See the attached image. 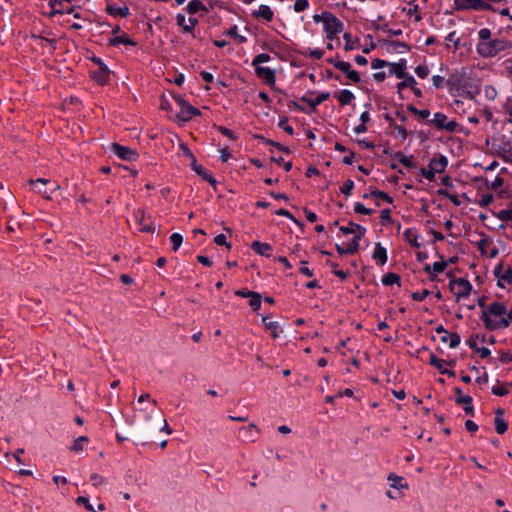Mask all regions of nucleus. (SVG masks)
I'll list each match as a JSON object with an SVG mask.
<instances>
[{"mask_svg":"<svg viewBox=\"0 0 512 512\" xmlns=\"http://www.w3.org/2000/svg\"><path fill=\"white\" fill-rule=\"evenodd\" d=\"M512 48V43L504 38H493L489 28H482L478 32L476 52L483 58H493L500 52Z\"/></svg>","mask_w":512,"mask_h":512,"instance_id":"obj_1","label":"nucleus"},{"mask_svg":"<svg viewBox=\"0 0 512 512\" xmlns=\"http://www.w3.org/2000/svg\"><path fill=\"white\" fill-rule=\"evenodd\" d=\"M483 320L490 330L506 328L512 322V308L508 309L502 302H493L484 309Z\"/></svg>","mask_w":512,"mask_h":512,"instance_id":"obj_2","label":"nucleus"},{"mask_svg":"<svg viewBox=\"0 0 512 512\" xmlns=\"http://www.w3.org/2000/svg\"><path fill=\"white\" fill-rule=\"evenodd\" d=\"M313 20L316 23L323 24V30L329 40H332L337 34L344 29L343 23L330 12L314 15Z\"/></svg>","mask_w":512,"mask_h":512,"instance_id":"obj_3","label":"nucleus"},{"mask_svg":"<svg viewBox=\"0 0 512 512\" xmlns=\"http://www.w3.org/2000/svg\"><path fill=\"white\" fill-rule=\"evenodd\" d=\"M448 166V158L445 155H438L433 157L427 168H421V175L432 182L435 180V175L443 173Z\"/></svg>","mask_w":512,"mask_h":512,"instance_id":"obj_4","label":"nucleus"},{"mask_svg":"<svg viewBox=\"0 0 512 512\" xmlns=\"http://www.w3.org/2000/svg\"><path fill=\"white\" fill-rule=\"evenodd\" d=\"M449 288L456 298V301L467 298L472 291L471 283L465 278H455L449 283Z\"/></svg>","mask_w":512,"mask_h":512,"instance_id":"obj_5","label":"nucleus"},{"mask_svg":"<svg viewBox=\"0 0 512 512\" xmlns=\"http://www.w3.org/2000/svg\"><path fill=\"white\" fill-rule=\"evenodd\" d=\"M173 98L179 106V112L176 114V118L179 122H187L191 120L193 116L200 113L198 109L187 103L181 96H173Z\"/></svg>","mask_w":512,"mask_h":512,"instance_id":"obj_6","label":"nucleus"},{"mask_svg":"<svg viewBox=\"0 0 512 512\" xmlns=\"http://www.w3.org/2000/svg\"><path fill=\"white\" fill-rule=\"evenodd\" d=\"M494 337L490 334H474L469 337L467 344L474 352H491L486 343H493Z\"/></svg>","mask_w":512,"mask_h":512,"instance_id":"obj_7","label":"nucleus"},{"mask_svg":"<svg viewBox=\"0 0 512 512\" xmlns=\"http://www.w3.org/2000/svg\"><path fill=\"white\" fill-rule=\"evenodd\" d=\"M430 122L437 129H443L448 132H455L458 127V123L455 120H448L447 116L440 112L435 113Z\"/></svg>","mask_w":512,"mask_h":512,"instance_id":"obj_8","label":"nucleus"},{"mask_svg":"<svg viewBox=\"0 0 512 512\" xmlns=\"http://www.w3.org/2000/svg\"><path fill=\"white\" fill-rule=\"evenodd\" d=\"M429 363L434 366L441 374H445L451 377L455 376V372L453 370L447 369L445 366H455L456 361L455 360H443L436 356V354H430Z\"/></svg>","mask_w":512,"mask_h":512,"instance_id":"obj_9","label":"nucleus"},{"mask_svg":"<svg viewBox=\"0 0 512 512\" xmlns=\"http://www.w3.org/2000/svg\"><path fill=\"white\" fill-rule=\"evenodd\" d=\"M494 275L497 278V284L501 288L512 285V270L504 268L502 264H498L494 268Z\"/></svg>","mask_w":512,"mask_h":512,"instance_id":"obj_10","label":"nucleus"},{"mask_svg":"<svg viewBox=\"0 0 512 512\" xmlns=\"http://www.w3.org/2000/svg\"><path fill=\"white\" fill-rule=\"evenodd\" d=\"M436 339L447 344V347L450 349L456 348L460 343V337L457 334L449 333L442 327L436 330Z\"/></svg>","mask_w":512,"mask_h":512,"instance_id":"obj_11","label":"nucleus"},{"mask_svg":"<svg viewBox=\"0 0 512 512\" xmlns=\"http://www.w3.org/2000/svg\"><path fill=\"white\" fill-rule=\"evenodd\" d=\"M478 248L482 255L491 259L495 258L499 253V250L494 245L493 240L488 236L481 238V240L478 242Z\"/></svg>","mask_w":512,"mask_h":512,"instance_id":"obj_12","label":"nucleus"},{"mask_svg":"<svg viewBox=\"0 0 512 512\" xmlns=\"http://www.w3.org/2000/svg\"><path fill=\"white\" fill-rule=\"evenodd\" d=\"M456 394L455 402L459 405H464V411L467 415L474 416V407L472 405L473 399L470 395H463L462 389L456 387L454 389Z\"/></svg>","mask_w":512,"mask_h":512,"instance_id":"obj_13","label":"nucleus"},{"mask_svg":"<svg viewBox=\"0 0 512 512\" xmlns=\"http://www.w3.org/2000/svg\"><path fill=\"white\" fill-rule=\"evenodd\" d=\"M111 150L120 159L125 160V161L132 162L138 158L137 152L132 150L129 147H126V146H121L119 144H112Z\"/></svg>","mask_w":512,"mask_h":512,"instance_id":"obj_14","label":"nucleus"},{"mask_svg":"<svg viewBox=\"0 0 512 512\" xmlns=\"http://www.w3.org/2000/svg\"><path fill=\"white\" fill-rule=\"evenodd\" d=\"M335 68L344 72L347 77L354 83L360 82L361 78L357 71L351 69V64L349 62H336Z\"/></svg>","mask_w":512,"mask_h":512,"instance_id":"obj_15","label":"nucleus"},{"mask_svg":"<svg viewBox=\"0 0 512 512\" xmlns=\"http://www.w3.org/2000/svg\"><path fill=\"white\" fill-rule=\"evenodd\" d=\"M255 74L265 81V83L272 85L275 83V72L268 67L258 66L255 68Z\"/></svg>","mask_w":512,"mask_h":512,"instance_id":"obj_16","label":"nucleus"},{"mask_svg":"<svg viewBox=\"0 0 512 512\" xmlns=\"http://www.w3.org/2000/svg\"><path fill=\"white\" fill-rule=\"evenodd\" d=\"M329 97H330L329 92H322V93H319L315 98H310L308 96H302L300 101L306 103L314 110L318 105H320L324 101L328 100Z\"/></svg>","mask_w":512,"mask_h":512,"instance_id":"obj_17","label":"nucleus"},{"mask_svg":"<svg viewBox=\"0 0 512 512\" xmlns=\"http://www.w3.org/2000/svg\"><path fill=\"white\" fill-rule=\"evenodd\" d=\"M176 21L179 26L183 28L185 32H192L194 27L198 24V20L194 17L186 18L182 14H177Z\"/></svg>","mask_w":512,"mask_h":512,"instance_id":"obj_18","label":"nucleus"},{"mask_svg":"<svg viewBox=\"0 0 512 512\" xmlns=\"http://www.w3.org/2000/svg\"><path fill=\"white\" fill-rule=\"evenodd\" d=\"M497 153L505 162L512 163V146L510 142H501L497 146Z\"/></svg>","mask_w":512,"mask_h":512,"instance_id":"obj_19","label":"nucleus"},{"mask_svg":"<svg viewBox=\"0 0 512 512\" xmlns=\"http://www.w3.org/2000/svg\"><path fill=\"white\" fill-rule=\"evenodd\" d=\"M252 16L270 22L273 19L274 13L268 5H260L258 9L252 12Z\"/></svg>","mask_w":512,"mask_h":512,"instance_id":"obj_20","label":"nucleus"},{"mask_svg":"<svg viewBox=\"0 0 512 512\" xmlns=\"http://www.w3.org/2000/svg\"><path fill=\"white\" fill-rule=\"evenodd\" d=\"M262 322L266 328V330H268L271 335L274 337V338H277L280 336V334L282 333V328L281 326L279 325L278 322L276 321H273L271 318L269 317H264L262 319Z\"/></svg>","mask_w":512,"mask_h":512,"instance_id":"obj_21","label":"nucleus"},{"mask_svg":"<svg viewBox=\"0 0 512 512\" xmlns=\"http://www.w3.org/2000/svg\"><path fill=\"white\" fill-rule=\"evenodd\" d=\"M191 168L193 169V171H195L198 175H200L204 180L209 182L211 185L216 184V180L212 176V174L209 173L203 166L198 165L196 160H194L191 163Z\"/></svg>","mask_w":512,"mask_h":512,"instance_id":"obj_22","label":"nucleus"},{"mask_svg":"<svg viewBox=\"0 0 512 512\" xmlns=\"http://www.w3.org/2000/svg\"><path fill=\"white\" fill-rule=\"evenodd\" d=\"M372 258L381 266L387 262V251L380 243H376Z\"/></svg>","mask_w":512,"mask_h":512,"instance_id":"obj_23","label":"nucleus"},{"mask_svg":"<svg viewBox=\"0 0 512 512\" xmlns=\"http://www.w3.org/2000/svg\"><path fill=\"white\" fill-rule=\"evenodd\" d=\"M404 236H405V239L406 241L412 245L413 247L415 248H419L421 246V242H420V235L417 233L416 230L412 229V228H408L406 229V231L404 232Z\"/></svg>","mask_w":512,"mask_h":512,"instance_id":"obj_24","label":"nucleus"},{"mask_svg":"<svg viewBox=\"0 0 512 512\" xmlns=\"http://www.w3.org/2000/svg\"><path fill=\"white\" fill-rule=\"evenodd\" d=\"M446 267L447 262L442 259L441 261L434 262L432 265H426L424 270L433 277L434 275L442 273Z\"/></svg>","mask_w":512,"mask_h":512,"instance_id":"obj_25","label":"nucleus"},{"mask_svg":"<svg viewBox=\"0 0 512 512\" xmlns=\"http://www.w3.org/2000/svg\"><path fill=\"white\" fill-rule=\"evenodd\" d=\"M110 44L114 46L126 45V46H135L136 43L130 39L126 34L115 35L109 40Z\"/></svg>","mask_w":512,"mask_h":512,"instance_id":"obj_26","label":"nucleus"},{"mask_svg":"<svg viewBox=\"0 0 512 512\" xmlns=\"http://www.w3.org/2000/svg\"><path fill=\"white\" fill-rule=\"evenodd\" d=\"M252 249L262 256H269V252L272 250V247L268 243H262L259 241H255L252 243Z\"/></svg>","mask_w":512,"mask_h":512,"instance_id":"obj_27","label":"nucleus"},{"mask_svg":"<svg viewBox=\"0 0 512 512\" xmlns=\"http://www.w3.org/2000/svg\"><path fill=\"white\" fill-rule=\"evenodd\" d=\"M390 74H394L397 78H403L405 76V63H388Z\"/></svg>","mask_w":512,"mask_h":512,"instance_id":"obj_28","label":"nucleus"},{"mask_svg":"<svg viewBox=\"0 0 512 512\" xmlns=\"http://www.w3.org/2000/svg\"><path fill=\"white\" fill-rule=\"evenodd\" d=\"M337 99L341 105H349L354 99V94L348 89H343L337 94Z\"/></svg>","mask_w":512,"mask_h":512,"instance_id":"obj_29","label":"nucleus"},{"mask_svg":"<svg viewBox=\"0 0 512 512\" xmlns=\"http://www.w3.org/2000/svg\"><path fill=\"white\" fill-rule=\"evenodd\" d=\"M188 13L195 14L200 11H206L205 5L200 0H191L186 7Z\"/></svg>","mask_w":512,"mask_h":512,"instance_id":"obj_30","label":"nucleus"},{"mask_svg":"<svg viewBox=\"0 0 512 512\" xmlns=\"http://www.w3.org/2000/svg\"><path fill=\"white\" fill-rule=\"evenodd\" d=\"M387 479H388V481L391 482L390 486L392 488H395V489H401L403 487L407 488V484H403L404 479L401 476H398L394 473H390L388 475Z\"/></svg>","mask_w":512,"mask_h":512,"instance_id":"obj_31","label":"nucleus"},{"mask_svg":"<svg viewBox=\"0 0 512 512\" xmlns=\"http://www.w3.org/2000/svg\"><path fill=\"white\" fill-rule=\"evenodd\" d=\"M49 182L47 179L38 178L36 180H31L30 185L33 187L34 191L39 194H46V190L43 187Z\"/></svg>","mask_w":512,"mask_h":512,"instance_id":"obj_32","label":"nucleus"},{"mask_svg":"<svg viewBox=\"0 0 512 512\" xmlns=\"http://www.w3.org/2000/svg\"><path fill=\"white\" fill-rule=\"evenodd\" d=\"M396 158L398 159V161L404 165L405 167L407 168H414L415 167V161H414V157L412 155H404L402 153H398L396 155Z\"/></svg>","mask_w":512,"mask_h":512,"instance_id":"obj_33","label":"nucleus"},{"mask_svg":"<svg viewBox=\"0 0 512 512\" xmlns=\"http://www.w3.org/2000/svg\"><path fill=\"white\" fill-rule=\"evenodd\" d=\"M401 79L402 81L397 84L399 90L403 89L404 87H410L411 89H414V86L416 85V80L412 75L405 73V76Z\"/></svg>","mask_w":512,"mask_h":512,"instance_id":"obj_34","label":"nucleus"},{"mask_svg":"<svg viewBox=\"0 0 512 512\" xmlns=\"http://www.w3.org/2000/svg\"><path fill=\"white\" fill-rule=\"evenodd\" d=\"M444 42L447 48H449L450 44L452 43L454 50H457L460 44V38L457 36L455 31H452L445 37Z\"/></svg>","mask_w":512,"mask_h":512,"instance_id":"obj_35","label":"nucleus"},{"mask_svg":"<svg viewBox=\"0 0 512 512\" xmlns=\"http://www.w3.org/2000/svg\"><path fill=\"white\" fill-rule=\"evenodd\" d=\"M494 426L498 434H504L508 429V423L501 417L494 418Z\"/></svg>","mask_w":512,"mask_h":512,"instance_id":"obj_36","label":"nucleus"},{"mask_svg":"<svg viewBox=\"0 0 512 512\" xmlns=\"http://www.w3.org/2000/svg\"><path fill=\"white\" fill-rule=\"evenodd\" d=\"M400 276H398L397 274L395 273H388L386 275L383 276L382 278V283L384 285H394V284H399L400 283Z\"/></svg>","mask_w":512,"mask_h":512,"instance_id":"obj_37","label":"nucleus"},{"mask_svg":"<svg viewBox=\"0 0 512 512\" xmlns=\"http://www.w3.org/2000/svg\"><path fill=\"white\" fill-rule=\"evenodd\" d=\"M89 439L86 436H80L75 439L73 445L70 447V450L73 452H79L83 449L85 443H88Z\"/></svg>","mask_w":512,"mask_h":512,"instance_id":"obj_38","label":"nucleus"},{"mask_svg":"<svg viewBox=\"0 0 512 512\" xmlns=\"http://www.w3.org/2000/svg\"><path fill=\"white\" fill-rule=\"evenodd\" d=\"M362 237L358 236V235H355L351 241V243L347 246L346 248V252L348 254H354L358 248H359V245H360V239Z\"/></svg>","mask_w":512,"mask_h":512,"instance_id":"obj_39","label":"nucleus"},{"mask_svg":"<svg viewBox=\"0 0 512 512\" xmlns=\"http://www.w3.org/2000/svg\"><path fill=\"white\" fill-rule=\"evenodd\" d=\"M250 301L249 304L254 310H258L261 307V295L257 292H253L252 295L249 297Z\"/></svg>","mask_w":512,"mask_h":512,"instance_id":"obj_40","label":"nucleus"},{"mask_svg":"<svg viewBox=\"0 0 512 512\" xmlns=\"http://www.w3.org/2000/svg\"><path fill=\"white\" fill-rule=\"evenodd\" d=\"M170 241L172 243V249L173 251H177L178 248L181 246L183 242V237L180 233H173L170 236Z\"/></svg>","mask_w":512,"mask_h":512,"instance_id":"obj_41","label":"nucleus"},{"mask_svg":"<svg viewBox=\"0 0 512 512\" xmlns=\"http://www.w3.org/2000/svg\"><path fill=\"white\" fill-rule=\"evenodd\" d=\"M370 196L373 198L382 199L383 201H385L389 204H391L393 202V199L387 193L379 191V190L371 191Z\"/></svg>","mask_w":512,"mask_h":512,"instance_id":"obj_42","label":"nucleus"},{"mask_svg":"<svg viewBox=\"0 0 512 512\" xmlns=\"http://www.w3.org/2000/svg\"><path fill=\"white\" fill-rule=\"evenodd\" d=\"M227 35H230L232 37H234V39L238 42V43H244L246 42V37L243 36V35H240L238 33V27L237 26H233L231 29H229L227 31Z\"/></svg>","mask_w":512,"mask_h":512,"instance_id":"obj_43","label":"nucleus"},{"mask_svg":"<svg viewBox=\"0 0 512 512\" xmlns=\"http://www.w3.org/2000/svg\"><path fill=\"white\" fill-rule=\"evenodd\" d=\"M393 129H394L393 133H394L396 138H399V139H401L403 141L407 138L408 132H407V130L403 126L394 125Z\"/></svg>","mask_w":512,"mask_h":512,"instance_id":"obj_44","label":"nucleus"},{"mask_svg":"<svg viewBox=\"0 0 512 512\" xmlns=\"http://www.w3.org/2000/svg\"><path fill=\"white\" fill-rule=\"evenodd\" d=\"M271 59L270 55L269 54H266V53H261V54H258L253 62H252V65L256 67L260 66V64L262 63H266V62H269Z\"/></svg>","mask_w":512,"mask_h":512,"instance_id":"obj_45","label":"nucleus"},{"mask_svg":"<svg viewBox=\"0 0 512 512\" xmlns=\"http://www.w3.org/2000/svg\"><path fill=\"white\" fill-rule=\"evenodd\" d=\"M305 56H310L314 59H321L324 55V51L318 48H308L304 53Z\"/></svg>","mask_w":512,"mask_h":512,"instance_id":"obj_46","label":"nucleus"},{"mask_svg":"<svg viewBox=\"0 0 512 512\" xmlns=\"http://www.w3.org/2000/svg\"><path fill=\"white\" fill-rule=\"evenodd\" d=\"M76 503L78 505H83L90 512H97L94 510V507L92 506V504L90 503V501L87 497H84V496L77 497Z\"/></svg>","mask_w":512,"mask_h":512,"instance_id":"obj_47","label":"nucleus"},{"mask_svg":"<svg viewBox=\"0 0 512 512\" xmlns=\"http://www.w3.org/2000/svg\"><path fill=\"white\" fill-rule=\"evenodd\" d=\"M309 6L308 0H296L294 2V11L295 12H302L306 10Z\"/></svg>","mask_w":512,"mask_h":512,"instance_id":"obj_48","label":"nucleus"},{"mask_svg":"<svg viewBox=\"0 0 512 512\" xmlns=\"http://www.w3.org/2000/svg\"><path fill=\"white\" fill-rule=\"evenodd\" d=\"M491 392L496 395V396H505L508 394V389L506 387V385H498V386H493L492 389H491Z\"/></svg>","mask_w":512,"mask_h":512,"instance_id":"obj_49","label":"nucleus"},{"mask_svg":"<svg viewBox=\"0 0 512 512\" xmlns=\"http://www.w3.org/2000/svg\"><path fill=\"white\" fill-rule=\"evenodd\" d=\"M415 73L419 78L424 79L429 75L430 71L427 66L419 65L415 68Z\"/></svg>","mask_w":512,"mask_h":512,"instance_id":"obj_50","label":"nucleus"},{"mask_svg":"<svg viewBox=\"0 0 512 512\" xmlns=\"http://www.w3.org/2000/svg\"><path fill=\"white\" fill-rule=\"evenodd\" d=\"M354 211L359 214L369 215L372 213V209L366 208L362 203L356 202L354 204Z\"/></svg>","mask_w":512,"mask_h":512,"instance_id":"obj_51","label":"nucleus"},{"mask_svg":"<svg viewBox=\"0 0 512 512\" xmlns=\"http://www.w3.org/2000/svg\"><path fill=\"white\" fill-rule=\"evenodd\" d=\"M353 188H354V182L352 180L348 179L347 181H345V183L341 187V192L346 196H350Z\"/></svg>","mask_w":512,"mask_h":512,"instance_id":"obj_52","label":"nucleus"},{"mask_svg":"<svg viewBox=\"0 0 512 512\" xmlns=\"http://www.w3.org/2000/svg\"><path fill=\"white\" fill-rule=\"evenodd\" d=\"M242 430L246 433L247 437H248V438H249V440H251V441H253V440H254V436H255V434H257V432H258V430H257L256 426H255V425H253V424H250V425H248L247 427H244Z\"/></svg>","mask_w":512,"mask_h":512,"instance_id":"obj_53","label":"nucleus"},{"mask_svg":"<svg viewBox=\"0 0 512 512\" xmlns=\"http://www.w3.org/2000/svg\"><path fill=\"white\" fill-rule=\"evenodd\" d=\"M429 295H430V291L425 289L422 291L413 292L412 299L415 301H424L426 299V297Z\"/></svg>","mask_w":512,"mask_h":512,"instance_id":"obj_54","label":"nucleus"},{"mask_svg":"<svg viewBox=\"0 0 512 512\" xmlns=\"http://www.w3.org/2000/svg\"><path fill=\"white\" fill-rule=\"evenodd\" d=\"M90 481L92 482L93 486L98 487L105 483V478L97 473H93L90 476Z\"/></svg>","mask_w":512,"mask_h":512,"instance_id":"obj_55","label":"nucleus"},{"mask_svg":"<svg viewBox=\"0 0 512 512\" xmlns=\"http://www.w3.org/2000/svg\"><path fill=\"white\" fill-rule=\"evenodd\" d=\"M180 149L182 150L183 154L191 161V163L196 160L195 156L193 155L192 151L187 147L185 143H180L179 145Z\"/></svg>","mask_w":512,"mask_h":512,"instance_id":"obj_56","label":"nucleus"},{"mask_svg":"<svg viewBox=\"0 0 512 512\" xmlns=\"http://www.w3.org/2000/svg\"><path fill=\"white\" fill-rule=\"evenodd\" d=\"M484 92H485V96L490 99V100H493L496 98L497 96V91L496 89L493 87V86H485L484 88Z\"/></svg>","mask_w":512,"mask_h":512,"instance_id":"obj_57","label":"nucleus"},{"mask_svg":"<svg viewBox=\"0 0 512 512\" xmlns=\"http://www.w3.org/2000/svg\"><path fill=\"white\" fill-rule=\"evenodd\" d=\"M96 79L100 83H105L109 79V71L107 69H100L99 75L96 76Z\"/></svg>","mask_w":512,"mask_h":512,"instance_id":"obj_58","label":"nucleus"},{"mask_svg":"<svg viewBox=\"0 0 512 512\" xmlns=\"http://www.w3.org/2000/svg\"><path fill=\"white\" fill-rule=\"evenodd\" d=\"M385 66H388V63L382 59H373L371 61V68L374 70L381 69Z\"/></svg>","mask_w":512,"mask_h":512,"instance_id":"obj_59","label":"nucleus"},{"mask_svg":"<svg viewBox=\"0 0 512 512\" xmlns=\"http://www.w3.org/2000/svg\"><path fill=\"white\" fill-rule=\"evenodd\" d=\"M214 242L217 244V245H220V246H226L227 248H230V245L228 244L227 242V238L224 234H219L217 235L215 238H214Z\"/></svg>","mask_w":512,"mask_h":512,"instance_id":"obj_60","label":"nucleus"},{"mask_svg":"<svg viewBox=\"0 0 512 512\" xmlns=\"http://www.w3.org/2000/svg\"><path fill=\"white\" fill-rule=\"evenodd\" d=\"M493 201V196L491 194H483L479 201L480 206H488Z\"/></svg>","mask_w":512,"mask_h":512,"instance_id":"obj_61","label":"nucleus"},{"mask_svg":"<svg viewBox=\"0 0 512 512\" xmlns=\"http://www.w3.org/2000/svg\"><path fill=\"white\" fill-rule=\"evenodd\" d=\"M503 108L505 113L512 117V96L507 97Z\"/></svg>","mask_w":512,"mask_h":512,"instance_id":"obj_62","label":"nucleus"},{"mask_svg":"<svg viewBox=\"0 0 512 512\" xmlns=\"http://www.w3.org/2000/svg\"><path fill=\"white\" fill-rule=\"evenodd\" d=\"M465 428L468 432L474 433L478 430V425L472 420L465 421Z\"/></svg>","mask_w":512,"mask_h":512,"instance_id":"obj_63","label":"nucleus"},{"mask_svg":"<svg viewBox=\"0 0 512 512\" xmlns=\"http://www.w3.org/2000/svg\"><path fill=\"white\" fill-rule=\"evenodd\" d=\"M506 73L512 77V57L503 61L502 63Z\"/></svg>","mask_w":512,"mask_h":512,"instance_id":"obj_64","label":"nucleus"}]
</instances>
